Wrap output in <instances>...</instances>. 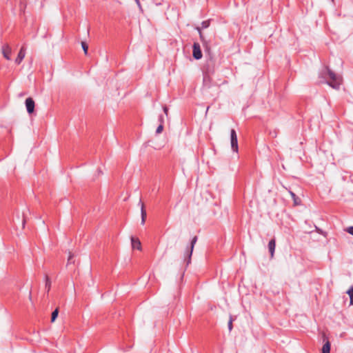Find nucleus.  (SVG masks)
Returning a JSON list of instances; mask_svg holds the SVG:
<instances>
[{
	"label": "nucleus",
	"mask_w": 353,
	"mask_h": 353,
	"mask_svg": "<svg viewBox=\"0 0 353 353\" xmlns=\"http://www.w3.org/2000/svg\"><path fill=\"white\" fill-rule=\"evenodd\" d=\"M58 314H59V309L58 308H56L52 313V316H51V322H54L56 319L57 318L58 316Z\"/></svg>",
	"instance_id": "obj_15"
},
{
	"label": "nucleus",
	"mask_w": 353,
	"mask_h": 353,
	"mask_svg": "<svg viewBox=\"0 0 353 353\" xmlns=\"http://www.w3.org/2000/svg\"><path fill=\"white\" fill-rule=\"evenodd\" d=\"M321 353H330V343L329 341H327L323 345Z\"/></svg>",
	"instance_id": "obj_12"
},
{
	"label": "nucleus",
	"mask_w": 353,
	"mask_h": 353,
	"mask_svg": "<svg viewBox=\"0 0 353 353\" xmlns=\"http://www.w3.org/2000/svg\"><path fill=\"white\" fill-rule=\"evenodd\" d=\"M135 1H136V3H137V5H138L139 6H141V3H140L139 0H135Z\"/></svg>",
	"instance_id": "obj_31"
},
{
	"label": "nucleus",
	"mask_w": 353,
	"mask_h": 353,
	"mask_svg": "<svg viewBox=\"0 0 353 353\" xmlns=\"http://www.w3.org/2000/svg\"><path fill=\"white\" fill-rule=\"evenodd\" d=\"M26 110L28 114H32L34 111L35 103L32 98L28 97L25 101Z\"/></svg>",
	"instance_id": "obj_5"
},
{
	"label": "nucleus",
	"mask_w": 353,
	"mask_h": 353,
	"mask_svg": "<svg viewBox=\"0 0 353 353\" xmlns=\"http://www.w3.org/2000/svg\"><path fill=\"white\" fill-rule=\"evenodd\" d=\"M25 223H26V219L23 217V221H22V225H23V227H24Z\"/></svg>",
	"instance_id": "obj_29"
},
{
	"label": "nucleus",
	"mask_w": 353,
	"mask_h": 353,
	"mask_svg": "<svg viewBox=\"0 0 353 353\" xmlns=\"http://www.w3.org/2000/svg\"><path fill=\"white\" fill-rule=\"evenodd\" d=\"M25 55H26V48H25V47L22 46L18 53L17 57L15 59V63L18 65L20 64L21 62L24 59Z\"/></svg>",
	"instance_id": "obj_8"
},
{
	"label": "nucleus",
	"mask_w": 353,
	"mask_h": 353,
	"mask_svg": "<svg viewBox=\"0 0 353 353\" xmlns=\"http://www.w3.org/2000/svg\"><path fill=\"white\" fill-rule=\"evenodd\" d=\"M29 299L31 301L32 300V294H31V292H30V294H29Z\"/></svg>",
	"instance_id": "obj_32"
},
{
	"label": "nucleus",
	"mask_w": 353,
	"mask_h": 353,
	"mask_svg": "<svg viewBox=\"0 0 353 353\" xmlns=\"http://www.w3.org/2000/svg\"><path fill=\"white\" fill-rule=\"evenodd\" d=\"M196 30L199 32V36H200V39L202 41H204V39H203V35L202 34V32H201V28L200 27H197L196 28Z\"/></svg>",
	"instance_id": "obj_21"
},
{
	"label": "nucleus",
	"mask_w": 353,
	"mask_h": 353,
	"mask_svg": "<svg viewBox=\"0 0 353 353\" xmlns=\"http://www.w3.org/2000/svg\"><path fill=\"white\" fill-rule=\"evenodd\" d=\"M192 55H193V57L196 60L201 59L202 52H201V50L199 43H194Z\"/></svg>",
	"instance_id": "obj_6"
},
{
	"label": "nucleus",
	"mask_w": 353,
	"mask_h": 353,
	"mask_svg": "<svg viewBox=\"0 0 353 353\" xmlns=\"http://www.w3.org/2000/svg\"><path fill=\"white\" fill-rule=\"evenodd\" d=\"M131 244L133 249H137L139 250H141V243L140 240L138 238L132 236L131 237Z\"/></svg>",
	"instance_id": "obj_9"
},
{
	"label": "nucleus",
	"mask_w": 353,
	"mask_h": 353,
	"mask_svg": "<svg viewBox=\"0 0 353 353\" xmlns=\"http://www.w3.org/2000/svg\"><path fill=\"white\" fill-rule=\"evenodd\" d=\"M2 53H3V57L7 60H10L11 48L9 47L8 45H6V46H3Z\"/></svg>",
	"instance_id": "obj_10"
},
{
	"label": "nucleus",
	"mask_w": 353,
	"mask_h": 353,
	"mask_svg": "<svg viewBox=\"0 0 353 353\" xmlns=\"http://www.w3.org/2000/svg\"><path fill=\"white\" fill-rule=\"evenodd\" d=\"M232 321H233V319H232V316H230V320L228 321V329L230 331H231L232 330Z\"/></svg>",
	"instance_id": "obj_23"
},
{
	"label": "nucleus",
	"mask_w": 353,
	"mask_h": 353,
	"mask_svg": "<svg viewBox=\"0 0 353 353\" xmlns=\"http://www.w3.org/2000/svg\"><path fill=\"white\" fill-rule=\"evenodd\" d=\"M346 231H347L349 234H350L353 235V226H350V227L347 228L346 229Z\"/></svg>",
	"instance_id": "obj_26"
},
{
	"label": "nucleus",
	"mask_w": 353,
	"mask_h": 353,
	"mask_svg": "<svg viewBox=\"0 0 353 353\" xmlns=\"http://www.w3.org/2000/svg\"><path fill=\"white\" fill-rule=\"evenodd\" d=\"M163 110L164 113L168 116V108L166 106H163Z\"/></svg>",
	"instance_id": "obj_27"
},
{
	"label": "nucleus",
	"mask_w": 353,
	"mask_h": 353,
	"mask_svg": "<svg viewBox=\"0 0 353 353\" xmlns=\"http://www.w3.org/2000/svg\"><path fill=\"white\" fill-rule=\"evenodd\" d=\"M210 75L211 74H207L205 73H203V83L205 85L209 87L210 86Z\"/></svg>",
	"instance_id": "obj_13"
},
{
	"label": "nucleus",
	"mask_w": 353,
	"mask_h": 353,
	"mask_svg": "<svg viewBox=\"0 0 353 353\" xmlns=\"http://www.w3.org/2000/svg\"><path fill=\"white\" fill-rule=\"evenodd\" d=\"M197 241V236H195L192 238L191 243H190V248L187 251V257L188 259H185V261L186 262V265H188L191 263V256L192 254L193 249L194 247V245L196 244Z\"/></svg>",
	"instance_id": "obj_4"
},
{
	"label": "nucleus",
	"mask_w": 353,
	"mask_h": 353,
	"mask_svg": "<svg viewBox=\"0 0 353 353\" xmlns=\"http://www.w3.org/2000/svg\"><path fill=\"white\" fill-rule=\"evenodd\" d=\"M209 26H210V21H203L201 23V28L205 29V28H208Z\"/></svg>",
	"instance_id": "obj_19"
},
{
	"label": "nucleus",
	"mask_w": 353,
	"mask_h": 353,
	"mask_svg": "<svg viewBox=\"0 0 353 353\" xmlns=\"http://www.w3.org/2000/svg\"><path fill=\"white\" fill-rule=\"evenodd\" d=\"M196 30L199 32V36H200V39L202 41H204V39H203V35L202 34V32H201V28L200 27H197L196 28Z\"/></svg>",
	"instance_id": "obj_22"
},
{
	"label": "nucleus",
	"mask_w": 353,
	"mask_h": 353,
	"mask_svg": "<svg viewBox=\"0 0 353 353\" xmlns=\"http://www.w3.org/2000/svg\"><path fill=\"white\" fill-rule=\"evenodd\" d=\"M290 195H291L292 198V199H293V200H294V203H295L296 205H298V204H299V203H298V201H297L299 200V198L296 196V195L293 192H291V191H290Z\"/></svg>",
	"instance_id": "obj_18"
},
{
	"label": "nucleus",
	"mask_w": 353,
	"mask_h": 353,
	"mask_svg": "<svg viewBox=\"0 0 353 353\" xmlns=\"http://www.w3.org/2000/svg\"><path fill=\"white\" fill-rule=\"evenodd\" d=\"M72 256L71 254H70L69 257H68V263H72Z\"/></svg>",
	"instance_id": "obj_28"
},
{
	"label": "nucleus",
	"mask_w": 353,
	"mask_h": 353,
	"mask_svg": "<svg viewBox=\"0 0 353 353\" xmlns=\"http://www.w3.org/2000/svg\"><path fill=\"white\" fill-rule=\"evenodd\" d=\"M50 279L48 278V276L46 275V288H47V290L48 292L50 290Z\"/></svg>",
	"instance_id": "obj_17"
},
{
	"label": "nucleus",
	"mask_w": 353,
	"mask_h": 353,
	"mask_svg": "<svg viewBox=\"0 0 353 353\" xmlns=\"http://www.w3.org/2000/svg\"><path fill=\"white\" fill-rule=\"evenodd\" d=\"M230 141H231V148L233 152H238V139L237 135L235 130L232 129L230 131Z\"/></svg>",
	"instance_id": "obj_3"
},
{
	"label": "nucleus",
	"mask_w": 353,
	"mask_h": 353,
	"mask_svg": "<svg viewBox=\"0 0 353 353\" xmlns=\"http://www.w3.org/2000/svg\"><path fill=\"white\" fill-rule=\"evenodd\" d=\"M347 294L350 296V305H353V286H351L349 290L347 291Z\"/></svg>",
	"instance_id": "obj_14"
},
{
	"label": "nucleus",
	"mask_w": 353,
	"mask_h": 353,
	"mask_svg": "<svg viewBox=\"0 0 353 353\" xmlns=\"http://www.w3.org/2000/svg\"><path fill=\"white\" fill-rule=\"evenodd\" d=\"M163 130V125L159 124V125L157 128L156 133L160 134L162 132Z\"/></svg>",
	"instance_id": "obj_20"
},
{
	"label": "nucleus",
	"mask_w": 353,
	"mask_h": 353,
	"mask_svg": "<svg viewBox=\"0 0 353 353\" xmlns=\"http://www.w3.org/2000/svg\"><path fill=\"white\" fill-rule=\"evenodd\" d=\"M275 247H276V241H275V239H272L268 243V249H269V252L270 253L271 258H272L274 256Z\"/></svg>",
	"instance_id": "obj_11"
},
{
	"label": "nucleus",
	"mask_w": 353,
	"mask_h": 353,
	"mask_svg": "<svg viewBox=\"0 0 353 353\" xmlns=\"http://www.w3.org/2000/svg\"><path fill=\"white\" fill-rule=\"evenodd\" d=\"M138 205L141 206V225H144L145 222L146 216H147V213H146V210L145 209L144 203L142 202L141 199L139 200Z\"/></svg>",
	"instance_id": "obj_7"
},
{
	"label": "nucleus",
	"mask_w": 353,
	"mask_h": 353,
	"mask_svg": "<svg viewBox=\"0 0 353 353\" xmlns=\"http://www.w3.org/2000/svg\"><path fill=\"white\" fill-rule=\"evenodd\" d=\"M135 1H136V3H137V5H138L139 6H141V3H140L139 0H135Z\"/></svg>",
	"instance_id": "obj_30"
},
{
	"label": "nucleus",
	"mask_w": 353,
	"mask_h": 353,
	"mask_svg": "<svg viewBox=\"0 0 353 353\" xmlns=\"http://www.w3.org/2000/svg\"><path fill=\"white\" fill-rule=\"evenodd\" d=\"M215 65L216 61L214 58L211 54H209V57L203 65V72L207 74H212L215 71Z\"/></svg>",
	"instance_id": "obj_2"
},
{
	"label": "nucleus",
	"mask_w": 353,
	"mask_h": 353,
	"mask_svg": "<svg viewBox=\"0 0 353 353\" xmlns=\"http://www.w3.org/2000/svg\"><path fill=\"white\" fill-rule=\"evenodd\" d=\"M277 131L276 130H273V131H270V134L272 137H276L277 136Z\"/></svg>",
	"instance_id": "obj_25"
},
{
	"label": "nucleus",
	"mask_w": 353,
	"mask_h": 353,
	"mask_svg": "<svg viewBox=\"0 0 353 353\" xmlns=\"http://www.w3.org/2000/svg\"><path fill=\"white\" fill-rule=\"evenodd\" d=\"M81 46H82V48L85 54H88V46L87 43L85 41H82Z\"/></svg>",
	"instance_id": "obj_16"
},
{
	"label": "nucleus",
	"mask_w": 353,
	"mask_h": 353,
	"mask_svg": "<svg viewBox=\"0 0 353 353\" xmlns=\"http://www.w3.org/2000/svg\"><path fill=\"white\" fill-rule=\"evenodd\" d=\"M158 121L159 122V124L163 125V123H164V117H163V115H159Z\"/></svg>",
	"instance_id": "obj_24"
},
{
	"label": "nucleus",
	"mask_w": 353,
	"mask_h": 353,
	"mask_svg": "<svg viewBox=\"0 0 353 353\" xmlns=\"http://www.w3.org/2000/svg\"><path fill=\"white\" fill-rule=\"evenodd\" d=\"M325 70L330 78V80L327 82V84L334 89H339L341 85V77L327 67H326Z\"/></svg>",
	"instance_id": "obj_1"
}]
</instances>
